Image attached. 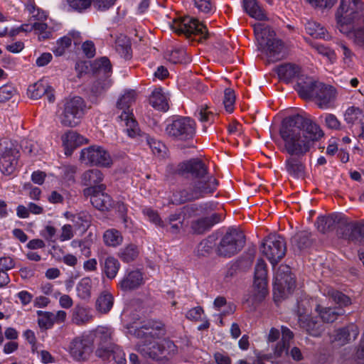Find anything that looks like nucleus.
I'll return each mask as SVG.
<instances>
[{
  "label": "nucleus",
  "instance_id": "obj_1",
  "mask_svg": "<svg viewBox=\"0 0 364 364\" xmlns=\"http://www.w3.org/2000/svg\"><path fill=\"white\" fill-rule=\"evenodd\" d=\"M279 135L284 141L283 152L291 156H305L323 132L311 119L297 114L284 119Z\"/></svg>",
  "mask_w": 364,
  "mask_h": 364
},
{
  "label": "nucleus",
  "instance_id": "obj_2",
  "mask_svg": "<svg viewBox=\"0 0 364 364\" xmlns=\"http://www.w3.org/2000/svg\"><path fill=\"white\" fill-rule=\"evenodd\" d=\"M296 90L302 98L312 99L316 101L320 108L326 109L331 107L336 99V89L321 82L306 77L305 80L299 78Z\"/></svg>",
  "mask_w": 364,
  "mask_h": 364
},
{
  "label": "nucleus",
  "instance_id": "obj_3",
  "mask_svg": "<svg viewBox=\"0 0 364 364\" xmlns=\"http://www.w3.org/2000/svg\"><path fill=\"white\" fill-rule=\"evenodd\" d=\"M254 33L269 61L277 62L286 57L284 43L275 38V32L271 27L257 23L254 25Z\"/></svg>",
  "mask_w": 364,
  "mask_h": 364
},
{
  "label": "nucleus",
  "instance_id": "obj_4",
  "mask_svg": "<svg viewBox=\"0 0 364 364\" xmlns=\"http://www.w3.org/2000/svg\"><path fill=\"white\" fill-rule=\"evenodd\" d=\"M316 225L318 230L323 233L335 230L339 237L350 241L358 223L349 221L342 214L333 213L318 217Z\"/></svg>",
  "mask_w": 364,
  "mask_h": 364
},
{
  "label": "nucleus",
  "instance_id": "obj_5",
  "mask_svg": "<svg viewBox=\"0 0 364 364\" xmlns=\"http://www.w3.org/2000/svg\"><path fill=\"white\" fill-rule=\"evenodd\" d=\"M136 350L144 358L156 361L168 360L178 353V347L170 340H142L136 346Z\"/></svg>",
  "mask_w": 364,
  "mask_h": 364
},
{
  "label": "nucleus",
  "instance_id": "obj_6",
  "mask_svg": "<svg viewBox=\"0 0 364 364\" xmlns=\"http://www.w3.org/2000/svg\"><path fill=\"white\" fill-rule=\"evenodd\" d=\"M176 173L179 176H191L192 181H202L204 186L210 187L216 191L218 181L209 175L208 168L203 161L198 158H193L178 164Z\"/></svg>",
  "mask_w": 364,
  "mask_h": 364
},
{
  "label": "nucleus",
  "instance_id": "obj_7",
  "mask_svg": "<svg viewBox=\"0 0 364 364\" xmlns=\"http://www.w3.org/2000/svg\"><path fill=\"white\" fill-rule=\"evenodd\" d=\"M202 181H188L178 186L172 193L171 202L174 205H181L192 202L210 195L215 191L210 186H205Z\"/></svg>",
  "mask_w": 364,
  "mask_h": 364
},
{
  "label": "nucleus",
  "instance_id": "obj_8",
  "mask_svg": "<svg viewBox=\"0 0 364 364\" xmlns=\"http://www.w3.org/2000/svg\"><path fill=\"white\" fill-rule=\"evenodd\" d=\"M136 92L134 90L126 91L117 102V109L122 110L119 115L121 122H124L125 132L129 137L136 138L140 135L141 129L133 114L132 105L135 102Z\"/></svg>",
  "mask_w": 364,
  "mask_h": 364
},
{
  "label": "nucleus",
  "instance_id": "obj_9",
  "mask_svg": "<svg viewBox=\"0 0 364 364\" xmlns=\"http://www.w3.org/2000/svg\"><path fill=\"white\" fill-rule=\"evenodd\" d=\"M362 0H341L336 13V19L340 31H346V26L363 18Z\"/></svg>",
  "mask_w": 364,
  "mask_h": 364
},
{
  "label": "nucleus",
  "instance_id": "obj_10",
  "mask_svg": "<svg viewBox=\"0 0 364 364\" xmlns=\"http://www.w3.org/2000/svg\"><path fill=\"white\" fill-rule=\"evenodd\" d=\"M171 29L178 35H183L186 38L199 36V40H206L210 33L205 25L198 19L191 16H183L176 18L171 25Z\"/></svg>",
  "mask_w": 364,
  "mask_h": 364
},
{
  "label": "nucleus",
  "instance_id": "obj_11",
  "mask_svg": "<svg viewBox=\"0 0 364 364\" xmlns=\"http://www.w3.org/2000/svg\"><path fill=\"white\" fill-rule=\"evenodd\" d=\"M195 121L188 117H177L169 121L166 127V134L176 140L187 141L196 134Z\"/></svg>",
  "mask_w": 364,
  "mask_h": 364
},
{
  "label": "nucleus",
  "instance_id": "obj_12",
  "mask_svg": "<svg viewBox=\"0 0 364 364\" xmlns=\"http://www.w3.org/2000/svg\"><path fill=\"white\" fill-rule=\"evenodd\" d=\"M85 110L86 103L82 97L76 96L66 99L60 117V123L68 127L77 126L84 116Z\"/></svg>",
  "mask_w": 364,
  "mask_h": 364
},
{
  "label": "nucleus",
  "instance_id": "obj_13",
  "mask_svg": "<svg viewBox=\"0 0 364 364\" xmlns=\"http://www.w3.org/2000/svg\"><path fill=\"white\" fill-rule=\"evenodd\" d=\"M245 243V235L242 232L235 229L229 230L218 246V254L225 257H230L239 252Z\"/></svg>",
  "mask_w": 364,
  "mask_h": 364
},
{
  "label": "nucleus",
  "instance_id": "obj_14",
  "mask_svg": "<svg viewBox=\"0 0 364 364\" xmlns=\"http://www.w3.org/2000/svg\"><path fill=\"white\" fill-rule=\"evenodd\" d=\"M286 251L285 240L279 235H269L262 244V252L273 267L284 257Z\"/></svg>",
  "mask_w": 364,
  "mask_h": 364
},
{
  "label": "nucleus",
  "instance_id": "obj_15",
  "mask_svg": "<svg viewBox=\"0 0 364 364\" xmlns=\"http://www.w3.org/2000/svg\"><path fill=\"white\" fill-rule=\"evenodd\" d=\"M296 281L289 266L281 265L276 272L274 282V296L275 301L291 294L295 288Z\"/></svg>",
  "mask_w": 364,
  "mask_h": 364
},
{
  "label": "nucleus",
  "instance_id": "obj_16",
  "mask_svg": "<svg viewBox=\"0 0 364 364\" xmlns=\"http://www.w3.org/2000/svg\"><path fill=\"white\" fill-rule=\"evenodd\" d=\"M80 160L86 165L110 167L112 159L109 153L100 146H90L82 149L80 152Z\"/></svg>",
  "mask_w": 364,
  "mask_h": 364
},
{
  "label": "nucleus",
  "instance_id": "obj_17",
  "mask_svg": "<svg viewBox=\"0 0 364 364\" xmlns=\"http://www.w3.org/2000/svg\"><path fill=\"white\" fill-rule=\"evenodd\" d=\"M254 301H262L268 293L267 289V267L262 259H259L255 268L254 278Z\"/></svg>",
  "mask_w": 364,
  "mask_h": 364
},
{
  "label": "nucleus",
  "instance_id": "obj_18",
  "mask_svg": "<svg viewBox=\"0 0 364 364\" xmlns=\"http://www.w3.org/2000/svg\"><path fill=\"white\" fill-rule=\"evenodd\" d=\"M92 343L88 335L77 336L70 343L69 353L75 360H85L92 351Z\"/></svg>",
  "mask_w": 364,
  "mask_h": 364
},
{
  "label": "nucleus",
  "instance_id": "obj_19",
  "mask_svg": "<svg viewBox=\"0 0 364 364\" xmlns=\"http://www.w3.org/2000/svg\"><path fill=\"white\" fill-rule=\"evenodd\" d=\"M106 186L100 184L97 186L87 187L83 190V196L90 198L92 205L100 210H107L112 206L111 197L105 193Z\"/></svg>",
  "mask_w": 364,
  "mask_h": 364
},
{
  "label": "nucleus",
  "instance_id": "obj_20",
  "mask_svg": "<svg viewBox=\"0 0 364 364\" xmlns=\"http://www.w3.org/2000/svg\"><path fill=\"white\" fill-rule=\"evenodd\" d=\"M134 334L143 340L159 341L166 334L164 323L157 321H148L140 328L135 329Z\"/></svg>",
  "mask_w": 364,
  "mask_h": 364
},
{
  "label": "nucleus",
  "instance_id": "obj_21",
  "mask_svg": "<svg viewBox=\"0 0 364 364\" xmlns=\"http://www.w3.org/2000/svg\"><path fill=\"white\" fill-rule=\"evenodd\" d=\"M198 210L196 205L183 207L181 211L175 212L171 214L167 219L164 221V225L161 228L172 234H177L183 228L186 213H194Z\"/></svg>",
  "mask_w": 364,
  "mask_h": 364
},
{
  "label": "nucleus",
  "instance_id": "obj_22",
  "mask_svg": "<svg viewBox=\"0 0 364 364\" xmlns=\"http://www.w3.org/2000/svg\"><path fill=\"white\" fill-rule=\"evenodd\" d=\"M102 272L110 279L116 277L120 268L119 261L114 257L109 255L107 251L104 248L98 249L97 252Z\"/></svg>",
  "mask_w": 364,
  "mask_h": 364
},
{
  "label": "nucleus",
  "instance_id": "obj_23",
  "mask_svg": "<svg viewBox=\"0 0 364 364\" xmlns=\"http://www.w3.org/2000/svg\"><path fill=\"white\" fill-rule=\"evenodd\" d=\"M113 331L111 328L107 327H99L96 329L95 336L98 343V347L95 351V354L100 358H107V350L110 346H114L112 342Z\"/></svg>",
  "mask_w": 364,
  "mask_h": 364
},
{
  "label": "nucleus",
  "instance_id": "obj_24",
  "mask_svg": "<svg viewBox=\"0 0 364 364\" xmlns=\"http://www.w3.org/2000/svg\"><path fill=\"white\" fill-rule=\"evenodd\" d=\"M299 323L312 336H319L324 331V325L317 317L305 315V311L299 310Z\"/></svg>",
  "mask_w": 364,
  "mask_h": 364
},
{
  "label": "nucleus",
  "instance_id": "obj_25",
  "mask_svg": "<svg viewBox=\"0 0 364 364\" xmlns=\"http://www.w3.org/2000/svg\"><path fill=\"white\" fill-rule=\"evenodd\" d=\"M19 152L16 149H6L0 158V171L4 175H12L16 168Z\"/></svg>",
  "mask_w": 364,
  "mask_h": 364
},
{
  "label": "nucleus",
  "instance_id": "obj_26",
  "mask_svg": "<svg viewBox=\"0 0 364 364\" xmlns=\"http://www.w3.org/2000/svg\"><path fill=\"white\" fill-rule=\"evenodd\" d=\"M359 333L360 331L358 326L350 323L335 331L333 341L337 342L341 346H343L354 341L358 338Z\"/></svg>",
  "mask_w": 364,
  "mask_h": 364
},
{
  "label": "nucleus",
  "instance_id": "obj_27",
  "mask_svg": "<svg viewBox=\"0 0 364 364\" xmlns=\"http://www.w3.org/2000/svg\"><path fill=\"white\" fill-rule=\"evenodd\" d=\"M304 156L289 155L285 160V168L289 176L294 178H302L304 176L306 166Z\"/></svg>",
  "mask_w": 364,
  "mask_h": 364
},
{
  "label": "nucleus",
  "instance_id": "obj_28",
  "mask_svg": "<svg viewBox=\"0 0 364 364\" xmlns=\"http://www.w3.org/2000/svg\"><path fill=\"white\" fill-rule=\"evenodd\" d=\"M223 220L222 215L214 213L210 216L199 218L193 221L191 228L196 234H203L210 230L215 225L219 223Z\"/></svg>",
  "mask_w": 364,
  "mask_h": 364
},
{
  "label": "nucleus",
  "instance_id": "obj_29",
  "mask_svg": "<svg viewBox=\"0 0 364 364\" xmlns=\"http://www.w3.org/2000/svg\"><path fill=\"white\" fill-rule=\"evenodd\" d=\"M143 283L142 273L139 270H133L127 273L119 281L118 285L122 291H127L137 289Z\"/></svg>",
  "mask_w": 364,
  "mask_h": 364
},
{
  "label": "nucleus",
  "instance_id": "obj_30",
  "mask_svg": "<svg viewBox=\"0 0 364 364\" xmlns=\"http://www.w3.org/2000/svg\"><path fill=\"white\" fill-rule=\"evenodd\" d=\"M346 31L341 32L346 35L356 46L364 47V18L350 26H346Z\"/></svg>",
  "mask_w": 364,
  "mask_h": 364
},
{
  "label": "nucleus",
  "instance_id": "obj_31",
  "mask_svg": "<svg viewBox=\"0 0 364 364\" xmlns=\"http://www.w3.org/2000/svg\"><path fill=\"white\" fill-rule=\"evenodd\" d=\"M65 216L73 223L76 228L82 232L87 231L92 223V215L87 211H80L75 214L66 212Z\"/></svg>",
  "mask_w": 364,
  "mask_h": 364
},
{
  "label": "nucleus",
  "instance_id": "obj_32",
  "mask_svg": "<svg viewBox=\"0 0 364 364\" xmlns=\"http://www.w3.org/2000/svg\"><path fill=\"white\" fill-rule=\"evenodd\" d=\"M300 72L301 68L292 63L282 64L277 69V73L279 79L287 83L299 77Z\"/></svg>",
  "mask_w": 364,
  "mask_h": 364
},
{
  "label": "nucleus",
  "instance_id": "obj_33",
  "mask_svg": "<svg viewBox=\"0 0 364 364\" xmlns=\"http://www.w3.org/2000/svg\"><path fill=\"white\" fill-rule=\"evenodd\" d=\"M149 103L157 110L166 112L168 109L167 96L161 87L154 89L151 92Z\"/></svg>",
  "mask_w": 364,
  "mask_h": 364
},
{
  "label": "nucleus",
  "instance_id": "obj_34",
  "mask_svg": "<svg viewBox=\"0 0 364 364\" xmlns=\"http://www.w3.org/2000/svg\"><path fill=\"white\" fill-rule=\"evenodd\" d=\"M243 3L246 12L251 17L259 21L267 20L265 11L257 0H243Z\"/></svg>",
  "mask_w": 364,
  "mask_h": 364
},
{
  "label": "nucleus",
  "instance_id": "obj_35",
  "mask_svg": "<svg viewBox=\"0 0 364 364\" xmlns=\"http://www.w3.org/2000/svg\"><path fill=\"white\" fill-rule=\"evenodd\" d=\"M104 175L99 169H89L85 171L81 176L82 185L87 187L97 186L103 181Z\"/></svg>",
  "mask_w": 364,
  "mask_h": 364
},
{
  "label": "nucleus",
  "instance_id": "obj_36",
  "mask_svg": "<svg viewBox=\"0 0 364 364\" xmlns=\"http://www.w3.org/2000/svg\"><path fill=\"white\" fill-rule=\"evenodd\" d=\"M92 320L89 309L77 305L72 312V322L77 326H82Z\"/></svg>",
  "mask_w": 364,
  "mask_h": 364
},
{
  "label": "nucleus",
  "instance_id": "obj_37",
  "mask_svg": "<svg viewBox=\"0 0 364 364\" xmlns=\"http://www.w3.org/2000/svg\"><path fill=\"white\" fill-rule=\"evenodd\" d=\"M114 297L107 291H102L95 302L96 310L101 314H107L113 306Z\"/></svg>",
  "mask_w": 364,
  "mask_h": 364
},
{
  "label": "nucleus",
  "instance_id": "obj_38",
  "mask_svg": "<svg viewBox=\"0 0 364 364\" xmlns=\"http://www.w3.org/2000/svg\"><path fill=\"white\" fill-rule=\"evenodd\" d=\"M316 311L318 314L323 323H332L335 321L338 316L343 314L341 309L322 307L321 305H317Z\"/></svg>",
  "mask_w": 364,
  "mask_h": 364
},
{
  "label": "nucleus",
  "instance_id": "obj_39",
  "mask_svg": "<svg viewBox=\"0 0 364 364\" xmlns=\"http://www.w3.org/2000/svg\"><path fill=\"white\" fill-rule=\"evenodd\" d=\"M195 117L203 124V129L205 130L207 125H210L215 122L217 114L212 112L207 105H202L196 111Z\"/></svg>",
  "mask_w": 364,
  "mask_h": 364
},
{
  "label": "nucleus",
  "instance_id": "obj_40",
  "mask_svg": "<svg viewBox=\"0 0 364 364\" xmlns=\"http://www.w3.org/2000/svg\"><path fill=\"white\" fill-rule=\"evenodd\" d=\"M92 66L95 73L97 75L102 74L106 78L109 77L112 72V64L107 57L96 59Z\"/></svg>",
  "mask_w": 364,
  "mask_h": 364
},
{
  "label": "nucleus",
  "instance_id": "obj_41",
  "mask_svg": "<svg viewBox=\"0 0 364 364\" xmlns=\"http://www.w3.org/2000/svg\"><path fill=\"white\" fill-rule=\"evenodd\" d=\"M48 89H50V85L46 81L41 80L28 86V95L31 99L38 100L44 96Z\"/></svg>",
  "mask_w": 364,
  "mask_h": 364
},
{
  "label": "nucleus",
  "instance_id": "obj_42",
  "mask_svg": "<svg viewBox=\"0 0 364 364\" xmlns=\"http://www.w3.org/2000/svg\"><path fill=\"white\" fill-rule=\"evenodd\" d=\"M103 241L107 246L116 247L123 241L121 232L116 229H108L103 234Z\"/></svg>",
  "mask_w": 364,
  "mask_h": 364
},
{
  "label": "nucleus",
  "instance_id": "obj_43",
  "mask_svg": "<svg viewBox=\"0 0 364 364\" xmlns=\"http://www.w3.org/2000/svg\"><path fill=\"white\" fill-rule=\"evenodd\" d=\"M139 248L136 245L129 244L120 249L118 256L124 262L129 263L135 260L139 256Z\"/></svg>",
  "mask_w": 364,
  "mask_h": 364
},
{
  "label": "nucleus",
  "instance_id": "obj_44",
  "mask_svg": "<svg viewBox=\"0 0 364 364\" xmlns=\"http://www.w3.org/2000/svg\"><path fill=\"white\" fill-rule=\"evenodd\" d=\"M323 294L331 298L336 304L340 306H346L350 304V299L348 296L331 287H326L324 289Z\"/></svg>",
  "mask_w": 364,
  "mask_h": 364
},
{
  "label": "nucleus",
  "instance_id": "obj_45",
  "mask_svg": "<svg viewBox=\"0 0 364 364\" xmlns=\"http://www.w3.org/2000/svg\"><path fill=\"white\" fill-rule=\"evenodd\" d=\"M82 137L75 132L70 131L63 136V143L66 150L72 151L82 143Z\"/></svg>",
  "mask_w": 364,
  "mask_h": 364
},
{
  "label": "nucleus",
  "instance_id": "obj_46",
  "mask_svg": "<svg viewBox=\"0 0 364 364\" xmlns=\"http://www.w3.org/2000/svg\"><path fill=\"white\" fill-rule=\"evenodd\" d=\"M92 280L90 277L82 278L77 284V294L81 299H89L91 296Z\"/></svg>",
  "mask_w": 364,
  "mask_h": 364
},
{
  "label": "nucleus",
  "instance_id": "obj_47",
  "mask_svg": "<svg viewBox=\"0 0 364 364\" xmlns=\"http://www.w3.org/2000/svg\"><path fill=\"white\" fill-rule=\"evenodd\" d=\"M92 0H66L67 11L83 13L90 8Z\"/></svg>",
  "mask_w": 364,
  "mask_h": 364
},
{
  "label": "nucleus",
  "instance_id": "obj_48",
  "mask_svg": "<svg viewBox=\"0 0 364 364\" xmlns=\"http://www.w3.org/2000/svg\"><path fill=\"white\" fill-rule=\"evenodd\" d=\"M364 119V114L361 109L354 106L348 107L344 114V119L347 124H354L361 122Z\"/></svg>",
  "mask_w": 364,
  "mask_h": 364
},
{
  "label": "nucleus",
  "instance_id": "obj_49",
  "mask_svg": "<svg viewBox=\"0 0 364 364\" xmlns=\"http://www.w3.org/2000/svg\"><path fill=\"white\" fill-rule=\"evenodd\" d=\"M107 351V358H102L103 360H113L117 364H126L127 360L123 350L118 346H110Z\"/></svg>",
  "mask_w": 364,
  "mask_h": 364
},
{
  "label": "nucleus",
  "instance_id": "obj_50",
  "mask_svg": "<svg viewBox=\"0 0 364 364\" xmlns=\"http://www.w3.org/2000/svg\"><path fill=\"white\" fill-rule=\"evenodd\" d=\"M306 32L315 38H325L326 29L314 21H307L305 23Z\"/></svg>",
  "mask_w": 364,
  "mask_h": 364
},
{
  "label": "nucleus",
  "instance_id": "obj_51",
  "mask_svg": "<svg viewBox=\"0 0 364 364\" xmlns=\"http://www.w3.org/2000/svg\"><path fill=\"white\" fill-rule=\"evenodd\" d=\"M115 48L116 50L124 58H131V46L128 38L126 36L119 37L116 40Z\"/></svg>",
  "mask_w": 364,
  "mask_h": 364
},
{
  "label": "nucleus",
  "instance_id": "obj_52",
  "mask_svg": "<svg viewBox=\"0 0 364 364\" xmlns=\"http://www.w3.org/2000/svg\"><path fill=\"white\" fill-rule=\"evenodd\" d=\"M71 44L72 38L69 36H65L56 41L55 46L52 48V51L56 56H61L65 53V50L71 46Z\"/></svg>",
  "mask_w": 364,
  "mask_h": 364
},
{
  "label": "nucleus",
  "instance_id": "obj_53",
  "mask_svg": "<svg viewBox=\"0 0 364 364\" xmlns=\"http://www.w3.org/2000/svg\"><path fill=\"white\" fill-rule=\"evenodd\" d=\"M38 323L40 328L48 329L54 325L53 321V313L50 311H38Z\"/></svg>",
  "mask_w": 364,
  "mask_h": 364
},
{
  "label": "nucleus",
  "instance_id": "obj_54",
  "mask_svg": "<svg viewBox=\"0 0 364 364\" xmlns=\"http://www.w3.org/2000/svg\"><path fill=\"white\" fill-rule=\"evenodd\" d=\"M28 29H25L26 31H31L34 30L39 35L40 39L49 38L51 32L48 31V25L43 22H36L31 26H26Z\"/></svg>",
  "mask_w": 364,
  "mask_h": 364
},
{
  "label": "nucleus",
  "instance_id": "obj_55",
  "mask_svg": "<svg viewBox=\"0 0 364 364\" xmlns=\"http://www.w3.org/2000/svg\"><path fill=\"white\" fill-rule=\"evenodd\" d=\"M143 215L146 219L154 224L157 227H161L164 224V220H161L157 210L152 209L151 208L145 207L142 209Z\"/></svg>",
  "mask_w": 364,
  "mask_h": 364
},
{
  "label": "nucleus",
  "instance_id": "obj_56",
  "mask_svg": "<svg viewBox=\"0 0 364 364\" xmlns=\"http://www.w3.org/2000/svg\"><path fill=\"white\" fill-rule=\"evenodd\" d=\"M137 136H144L145 138L146 144L151 149L154 154L160 155L161 153L162 152V149L165 148L164 144L151 137L149 135L146 134L141 132L140 135H138Z\"/></svg>",
  "mask_w": 364,
  "mask_h": 364
},
{
  "label": "nucleus",
  "instance_id": "obj_57",
  "mask_svg": "<svg viewBox=\"0 0 364 364\" xmlns=\"http://www.w3.org/2000/svg\"><path fill=\"white\" fill-rule=\"evenodd\" d=\"M168 60L173 63H182L186 61V52L183 48H173L168 54Z\"/></svg>",
  "mask_w": 364,
  "mask_h": 364
},
{
  "label": "nucleus",
  "instance_id": "obj_58",
  "mask_svg": "<svg viewBox=\"0 0 364 364\" xmlns=\"http://www.w3.org/2000/svg\"><path fill=\"white\" fill-rule=\"evenodd\" d=\"M235 102V95L234 90L230 88L225 89L224 91L223 104L228 112L232 113L233 112Z\"/></svg>",
  "mask_w": 364,
  "mask_h": 364
},
{
  "label": "nucleus",
  "instance_id": "obj_59",
  "mask_svg": "<svg viewBox=\"0 0 364 364\" xmlns=\"http://www.w3.org/2000/svg\"><path fill=\"white\" fill-rule=\"evenodd\" d=\"M292 242L300 250L306 248L311 244L309 235L306 232H300L296 233L292 238Z\"/></svg>",
  "mask_w": 364,
  "mask_h": 364
},
{
  "label": "nucleus",
  "instance_id": "obj_60",
  "mask_svg": "<svg viewBox=\"0 0 364 364\" xmlns=\"http://www.w3.org/2000/svg\"><path fill=\"white\" fill-rule=\"evenodd\" d=\"M338 46V50L342 53L344 64L350 67L353 63L355 54L345 43L340 42Z\"/></svg>",
  "mask_w": 364,
  "mask_h": 364
},
{
  "label": "nucleus",
  "instance_id": "obj_61",
  "mask_svg": "<svg viewBox=\"0 0 364 364\" xmlns=\"http://www.w3.org/2000/svg\"><path fill=\"white\" fill-rule=\"evenodd\" d=\"M109 86V81L107 79L95 81L92 85L91 92L95 96L101 95Z\"/></svg>",
  "mask_w": 364,
  "mask_h": 364
},
{
  "label": "nucleus",
  "instance_id": "obj_62",
  "mask_svg": "<svg viewBox=\"0 0 364 364\" xmlns=\"http://www.w3.org/2000/svg\"><path fill=\"white\" fill-rule=\"evenodd\" d=\"M194 4L199 11L205 14H212L215 10V7L210 0H194Z\"/></svg>",
  "mask_w": 364,
  "mask_h": 364
},
{
  "label": "nucleus",
  "instance_id": "obj_63",
  "mask_svg": "<svg viewBox=\"0 0 364 364\" xmlns=\"http://www.w3.org/2000/svg\"><path fill=\"white\" fill-rule=\"evenodd\" d=\"M27 11L32 14V17L36 20L42 21L46 18L45 12L38 8H36L34 1L31 0L26 6Z\"/></svg>",
  "mask_w": 364,
  "mask_h": 364
},
{
  "label": "nucleus",
  "instance_id": "obj_64",
  "mask_svg": "<svg viewBox=\"0 0 364 364\" xmlns=\"http://www.w3.org/2000/svg\"><path fill=\"white\" fill-rule=\"evenodd\" d=\"M56 232L57 230L55 227L46 225L41 235L49 244H54L57 241Z\"/></svg>",
  "mask_w": 364,
  "mask_h": 364
}]
</instances>
